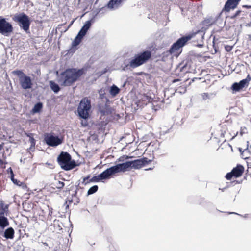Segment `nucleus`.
Wrapping results in <instances>:
<instances>
[{
    "label": "nucleus",
    "mask_w": 251,
    "mask_h": 251,
    "mask_svg": "<svg viewBox=\"0 0 251 251\" xmlns=\"http://www.w3.org/2000/svg\"><path fill=\"white\" fill-rule=\"evenodd\" d=\"M94 22V19L87 21L78 32L76 36L72 43L70 48L68 50V53H74L77 50V46L81 42L83 39L86 35L88 30L90 28Z\"/></svg>",
    "instance_id": "3"
},
{
    "label": "nucleus",
    "mask_w": 251,
    "mask_h": 251,
    "mask_svg": "<svg viewBox=\"0 0 251 251\" xmlns=\"http://www.w3.org/2000/svg\"><path fill=\"white\" fill-rule=\"evenodd\" d=\"M44 141L45 143L50 147H56L63 143V138L53 133H46L44 134Z\"/></svg>",
    "instance_id": "11"
},
{
    "label": "nucleus",
    "mask_w": 251,
    "mask_h": 251,
    "mask_svg": "<svg viewBox=\"0 0 251 251\" xmlns=\"http://www.w3.org/2000/svg\"><path fill=\"white\" fill-rule=\"evenodd\" d=\"M231 89L233 91L238 92L242 90L243 88L240 85L239 82H234L231 86Z\"/></svg>",
    "instance_id": "27"
},
{
    "label": "nucleus",
    "mask_w": 251,
    "mask_h": 251,
    "mask_svg": "<svg viewBox=\"0 0 251 251\" xmlns=\"http://www.w3.org/2000/svg\"><path fill=\"white\" fill-rule=\"evenodd\" d=\"M120 92V89L115 84H113L109 88V93L112 97L116 96Z\"/></svg>",
    "instance_id": "20"
},
{
    "label": "nucleus",
    "mask_w": 251,
    "mask_h": 251,
    "mask_svg": "<svg viewBox=\"0 0 251 251\" xmlns=\"http://www.w3.org/2000/svg\"><path fill=\"white\" fill-rule=\"evenodd\" d=\"M229 214H234L239 215L238 214H237V213H235V212H229Z\"/></svg>",
    "instance_id": "54"
},
{
    "label": "nucleus",
    "mask_w": 251,
    "mask_h": 251,
    "mask_svg": "<svg viewBox=\"0 0 251 251\" xmlns=\"http://www.w3.org/2000/svg\"><path fill=\"white\" fill-rule=\"evenodd\" d=\"M197 46L198 47H202L203 46V45L202 44H197Z\"/></svg>",
    "instance_id": "51"
},
{
    "label": "nucleus",
    "mask_w": 251,
    "mask_h": 251,
    "mask_svg": "<svg viewBox=\"0 0 251 251\" xmlns=\"http://www.w3.org/2000/svg\"><path fill=\"white\" fill-rule=\"evenodd\" d=\"M13 183L16 185L20 186V183H22V182H20L19 180L16 179V180H14Z\"/></svg>",
    "instance_id": "41"
},
{
    "label": "nucleus",
    "mask_w": 251,
    "mask_h": 251,
    "mask_svg": "<svg viewBox=\"0 0 251 251\" xmlns=\"http://www.w3.org/2000/svg\"><path fill=\"white\" fill-rule=\"evenodd\" d=\"M49 84L51 90L55 93L57 94L60 90L61 88L59 85L52 80L49 81Z\"/></svg>",
    "instance_id": "21"
},
{
    "label": "nucleus",
    "mask_w": 251,
    "mask_h": 251,
    "mask_svg": "<svg viewBox=\"0 0 251 251\" xmlns=\"http://www.w3.org/2000/svg\"><path fill=\"white\" fill-rule=\"evenodd\" d=\"M43 107V104L41 102H37L32 109V113L33 114L40 113Z\"/></svg>",
    "instance_id": "23"
},
{
    "label": "nucleus",
    "mask_w": 251,
    "mask_h": 251,
    "mask_svg": "<svg viewBox=\"0 0 251 251\" xmlns=\"http://www.w3.org/2000/svg\"><path fill=\"white\" fill-rule=\"evenodd\" d=\"M221 14L222 13H219V15L217 16L215 19L213 18L212 17H210L205 19L203 21V25L205 26H209L213 24H214V23H217L219 20H220V16Z\"/></svg>",
    "instance_id": "18"
},
{
    "label": "nucleus",
    "mask_w": 251,
    "mask_h": 251,
    "mask_svg": "<svg viewBox=\"0 0 251 251\" xmlns=\"http://www.w3.org/2000/svg\"><path fill=\"white\" fill-rule=\"evenodd\" d=\"M102 102H103L104 104L107 105H110V101L107 97H106L103 100H102Z\"/></svg>",
    "instance_id": "36"
},
{
    "label": "nucleus",
    "mask_w": 251,
    "mask_h": 251,
    "mask_svg": "<svg viewBox=\"0 0 251 251\" xmlns=\"http://www.w3.org/2000/svg\"><path fill=\"white\" fill-rule=\"evenodd\" d=\"M9 225V222L8 218L3 215V212H0V233Z\"/></svg>",
    "instance_id": "16"
},
{
    "label": "nucleus",
    "mask_w": 251,
    "mask_h": 251,
    "mask_svg": "<svg viewBox=\"0 0 251 251\" xmlns=\"http://www.w3.org/2000/svg\"><path fill=\"white\" fill-rule=\"evenodd\" d=\"M99 112L102 116L108 115L112 113V108L110 105H107L103 102H100L98 105Z\"/></svg>",
    "instance_id": "13"
},
{
    "label": "nucleus",
    "mask_w": 251,
    "mask_h": 251,
    "mask_svg": "<svg viewBox=\"0 0 251 251\" xmlns=\"http://www.w3.org/2000/svg\"><path fill=\"white\" fill-rule=\"evenodd\" d=\"M10 179H11V180L13 182L14 180H16V179L14 178V174H11V175H10Z\"/></svg>",
    "instance_id": "45"
},
{
    "label": "nucleus",
    "mask_w": 251,
    "mask_h": 251,
    "mask_svg": "<svg viewBox=\"0 0 251 251\" xmlns=\"http://www.w3.org/2000/svg\"><path fill=\"white\" fill-rule=\"evenodd\" d=\"M126 0H110L107 4V7L111 10H115L119 8L123 2Z\"/></svg>",
    "instance_id": "14"
},
{
    "label": "nucleus",
    "mask_w": 251,
    "mask_h": 251,
    "mask_svg": "<svg viewBox=\"0 0 251 251\" xmlns=\"http://www.w3.org/2000/svg\"><path fill=\"white\" fill-rule=\"evenodd\" d=\"M247 128L244 126L241 127L240 128V134L241 136H243V134H246L248 133Z\"/></svg>",
    "instance_id": "33"
},
{
    "label": "nucleus",
    "mask_w": 251,
    "mask_h": 251,
    "mask_svg": "<svg viewBox=\"0 0 251 251\" xmlns=\"http://www.w3.org/2000/svg\"><path fill=\"white\" fill-rule=\"evenodd\" d=\"M180 80V79L177 78V79H174L172 81V83H175L176 82H178Z\"/></svg>",
    "instance_id": "48"
},
{
    "label": "nucleus",
    "mask_w": 251,
    "mask_h": 251,
    "mask_svg": "<svg viewBox=\"0 0 251 251\" xmlns=\"http://www.w3.org/2000/svg\"><path fill=\"white\" fill-rule=\"evenodd\" d=\"M19 186H21L24 190H25L27 188L26 185L25 183L22 182V183H20V185Z\"/></svg>",
    "instance_id": "40"
},
{
    "label": "nucleus",
    "mask_w": 251,
    "mask_h": 251,
    "mask_svg": "<svg viewBox=\"0 0 251 251\" xmlns=\"http://www.w3.org/2000/svg\"><path fill=\"white\" fill-rule=\"evenodd\" d=\"M1 210H0V212H3V215H5V214H6V215H7V212H8V205H6L5 206L4 205L2 206V207H1Z\"/></svg>",
    "instance_id": "32"
},
{
    "label": "nucleus",
    "mask_w": 251,
    "mask_h": 251,
    "mask_svg": "<svg viewBox=\"0 0 251 251\" xmlns=\"http://www.w3.org/2000/svg\"><path fill=\"white\" fill-rule=\"evenodd\" d=\"M77 191H78V190L76 189V190L75 191V194L73 195L74 196L76 195V194H77Z\"/></svg>",
    "instance_id": "53"
},
{
    "label": "nucleus",
    "mask_w": 251,
    "mask_h": 251,
    "mask_svg": "<svg viewBox=\"0 0 251 251\" xmlns=\"http://www.w3.org/2000/svg\"><path fill=\"white\" fill-rule=\"evenodd\" d=\"M85 74V69L82 68H69L62 71L58 76V82L63 86H71L78 81Z\"/></svg>",
    "instance_id": "1"
},
{
    "label": "nucleus",
    "mask_w": 251,
    "mask_h": 251,
    "mask_svg": "<svg viewBox=\"0 0 251 251\" xmlns=\"http://www.w3.org/2000/svg\"><path fill=\"white\" fill-rule=\"evenodd\" d=\"M6 239H13L14 237L15 231L12 227H9L0 233Z\"/></svg>",
    "instance_id": "17"
},
{
    "label": "nucleus",
    "mask_w": 251,
    "mask_h": 251,
    "mask_svg": "<svg viewBox=\"0 0 251 251\" xmlns=\"http://www.w3.org/2000/svg\"><path fill=\"white\" fill-rule=\"evenodd\" d=\"M12 73L18 77L19 83L22 89L27 90L32 88L33 83L30 76L26 75L20 70H15L12 72Z\"/></svg>",
    "instance_id": "8"
},
{
    "label": "nucleus",
    "mask_w": 251,
    "mask_h": 251,
    "mask_svg": "<svg viewBox=\"0 0 251 251\" xmlns=\"http://www.w3.org/2000/svg\"><path fill=\"white\" fill-rule=\"evenodd\" d=\"M131 68V66L130 65V62L128 64L125 65L123 68H122V70L123 71H126L127 70L130 69Z\"/></svg>",
    "instance_id": "37"
},
{
    "label": "nucleus",
    "mask_w": 251,
    "mask_h": 251,
    "mask_svg": "<svg viewBox=\"0 0 251 251\" xmlns=\"http://www.w3.org/2000/svg\"><path fill=\"white\" fill-rule=\"evenodd\" d=\"M247 143L248 144L249 143V142H247ZM238 150L239 151V152H240V154L241 155H242L243 153H244V152L245 151H247L248 150V145H247V147L246 149H245L244 151L242 150V149L241 148H238Z\"/></svg>",
    "instance_id": "39"
},
{
    "label": "nucleus",
    "mask_w": 251,
    "mask_h": 251,
    "mask_svg": "<svg viewBox=\"0 0 251 251\" xmlns=\"http://www.w3.org/2000/svg\"><path fill=\"white\" fill-rule=\"evenodd\" d=\"M244 167L243 165L238 164L236 167L233 168L231 171L232 173L234 175V177L238 178L240 177L244 173Z\"/></svg>",
    "instance_id": "19"
},
{
    "label": "nucleus",
    "mask_w": 251,
    "mask_h": 251,
    "mask_svg": "<svg viewBox=\"0 0 251 251\" xmlns=\"http://www.w3.org/2000/svg\"><path fill=\"white\" fill-rule=\"evenodd\" d=\"M251 80V77L248 75L245 79H243L240 81L239 83L242 88L247 87L249 85V81Z\"/></svg>",
    "instance_id": "24"
},
{
    "label": "nucleus",
    "mask_w": 251,
    "mask_h": 251,
    "mask_svg": "<svg viewBox=\"0 0 251 251\" xmlns=\"http://www.w3.org/2000/svg\"><path fill=\"white\" fill-rule=\"evenodd\" d=\"M244 15V12L241 10H238L236 12L230 16L231 19L235 18H242Z\"/></svg>",
    "instance_id": "26"
},
{
    "label": "nucleus",
    "mask_w": 251,
    "mask_h": 251,
    "mask_svg": "<svg viewBox=\"0 0 251 251\" xmlns=\"http://www.w3.org/2000/svg\"><path fill=\"white\" fill-rule=\"evenodd\" d=\"M12 20L18 24L21 29L27 33H29L31 21L28 15L24 12L16 13L13 16Z\"/></svg>",
    "instance_id": "6"
},
{
    "label": "nucleus",
    "mask_w": 251,
    "mask_h": 251,
    "mask_svg": "<svg viewBox=\"0 0 251 251\" xmlns=\"http://www.w3.org/2000/svg\"><path fill=\"white\" fill-rule=\"evenodd\" d=\"M98 186L96 185L92 186L88 189L87 192V195L89 196L95 193L98 191Z\"/></svg>",
    "instance_id": "28"
},
{
    "label": "nucleus",
    "mask_w": 251,
    "mask_h": 251,
    "mask_svg": "<svg viewBox=\"0 0 251 251\" xmlns=\"http://www.w3.org/2000/svg\"><path fill=\"white\" fill-rule=\"evenodd\" d=\"M243 8H251V3L250 4H247V5H244L242 6Z\"/></svg>",
    "instance_id": "44"
},
{
    "label": "nucleus",
    "mask_w": 251,
    "mask_h": 251,
    "mask_svg": "<svg viewBox=\"0 0 251 251\" xmlns=\"http://www.w3.org/2000/svg\"><path fill=\"white\" fill-rule=\"evenodd\" d=\"M151 168H149L148 169H146V170H151Z\"/></svg>",
    "instance_id": "58"
},
{
    "label": "nucleus",
    "mask_w": 251,
    "mask_h": 251,
    "mask_svg": "<svg viewBox=\"0 0 251 251\" xmlns=\"http://www.w3.org/2000/svg\"><path fill=\"white\" fill-rule=\"evenodd\" d=\"M247 216H248V214H245V215L244 216V217H245V218H246V217H247Z\"/></svg>",
    "instance_id": "56"
},
{
    "label": "nucleus",
    "mask_w": 251,
    "mask_h": 251,
    "mask_svg": "<svg viewBox=\"0 0 251 251\" xmlns=\"http://www.w3.org/2000/svg\"><path fill=\"white\" fill-rule=\"evenodd\" d=\"M82 188L80 186V180L78 181V184L76 185V189L78 190L79 189H81Z\"/></svg>",
    "instance_id": "46"
},
{
    "label": "nucleus",
    "mask_w": 251,
    "mask_h": 251,
    "mask_svg": "<svg viewBox=\"0 0 251 251\" xmlns=\"http://www.w3.org/2000/svg\"><path fill=\"white\" fill-rule=\"evenodd\" d=\"M233 177H234V175H233L231 171L230 172L227 173L225 176V177L227 180H231Z\"/></svg>",
    "instance_id": "34"
},
{
    "label": "nucleus",
    "mask_w": 251,
    "mask_h": 251,
    "mask_svg": "<svg viewBox=\"0 0 251 251\" xmlns=\"http://www.w3.org/2000/svg\"><path fill=\"white\" fill-rule=\"evenodd\" d=\"M225 49H226V50L227 51H231V49H232V47H230V46H227L225 47Z\"/></svg>",
    "instance_id": "43"
},
{
    "label": "nucleus",
    "mask_w": 251,
    "mask_h": 251,
    "mask_svg": "<svg viewBox=\"0 0 251 251\" xmlns=\"http://www.w3.org/2000/svg\"><path fill=\"white\" fill-rule=\"evenodd\" d=\"M241 0H227L226 2L223 10L229 11L230 9L235 8Z\"/></svg>",
    "instance_id": "15"
},
{
    "label": "nucleus",
    "mask_w": 251,
    "mask_h": 251,
    "mask_svg": "<svg viewBox=\"0 0 251 251\" xmlns=\"http://www.w3.org/2000/svg\"><path fill=\"white\" fill-rule=\"evenodd\" d=\"M117 174L114 166H111L97 176H93L90 179V182H103V180L109 179Z\"/></svg>",
    "instance_id": "10"
},
{
    "label": "nucleus",
    "mask_w": 251,
    "mask_h": 251,
    "mask_svg": "<svg viewBox=\"0 0 251 251\" xmlns=\"http://www.w3.org/2000/svg\"><path fill=\"white\" fill-rule=\"evenodd\" d=\"M13 31L12 25L7 21L5 18H0V34L4 36H9Z\"/></svg>",
    "instance_id": "12"
},
{
    "label": "nucleus",
    "mask_w": 251,
    "mask_h": 251,
    "mask_svg": "<svg viewBox=\"0 0 251 251\" xmlns=\"http://www.w3.org/2000/svg\"><path fill=\"white\" fill-rule=\"evenodd\" d=\"M151 56V52L150 50H144L136 54L130 60V65L132 69L137 68L147 62Z\"/></svg>",
    "instance_id": "7"
},
{
    "label": "nucleus",
    "mask_w": 251,
    "mask_h": 251,
    "mask_svg": "<svg viewBox=\"0 0 251 251\" xmlns=\"http://www.w3.org/2000/svg\"><path fill=\"white\" fill-rule=\"evenodd\" d=\"M242 157L243 158L244 157V154L243 153L242 155H241Z\"/></svg>",
    "instance_id": "57"
},
{
    "label": "nucleus",
    "mask_w": 251,
    "mask_h": 251,
    "mask_svg": "<svg viewBox=\"0 0 251 251\" xmlns=\"http://www.w3.org/2000/svg\"><path fill=\"white\" fill-rule=\"evenodd\" d=\"M91 108V100L87 97L82 98L77 108L78 116L87 121L90 117Z\"/></svg>",
    "instance_id": "5"
},
{
    "label": "nucleus",
    "mask_w": 251,
    "mask_h": 251,
    "mask_svg": "<svg viewBox=\"0 0 251 251\" xmlns=\"http://www.w3.org/2000/svg\"><path fill=\"white\" fill-rule=\"evenodd\" d=\"M57 161L60 167L69 171L79 165L75 160L72 159L71 155L67 152L62 151L58 156Z\"/></svg>",
    "instance_id": "4"
},
{
    "label": "nucleus",
    "mask_w": 251,
    "mask_h": 251,
    "mask_svg": "<svg viewBox=\"0 0 251 251\" xmlns=\"http://www.w3.org/2000/svg\"><path fill=\"white\" fill-rule=\"evenodd\" d=\"M102 102H103L104 104L107 105H110V101L107 97H106L103 100H102Z\"/></svg>",
    "instance_id": "35"
},
{
    "label": "nucleus",
    "mask_w": 251,
    "mask_h": 251,
    "mask_svg": "<svg viewBox=\"0 0 251 251\" xmlns=\"http://www.w3.org/2000/svg\"><path fill=\"white\" fill-rule=\"evenodd\" d=\"M25 134L28 137H29V141L31 144L30 149H31L32 148H34L35 146L36 141L34 138L33 134L27 133H25Z\"/></svg>",
    "instance_id": "25"
},
{
    "label": "nucleus",
    "mask_w": 251,
    "mask_h": 251,
    "mask_svg": "<svg viewBox=\"0 0 251 251\" xmlns=\"http://www.w3.org/2000/svg\"><path fill=\"white\" fill-rule=\"evenodd\" d=\"M54 185L56 188L61 189L64 186L65 183L63 182L58 181L56 183H54Z\"/></svg>",
    "instance_id": "30"
},
{
    "label": "nucleus",
    "mask_w": 251,
    "mask_h": 251,
    "mask_svg": "<svg viewBox=\"0 0 251 251\" xmlns=\"http://www.w3.org/2000/svg\"><path fill=\"white\" fill-rule=\"evenodd\" d=\"M3 163V161L2 159L0 158V165Z\"/></svg>",
    "instance_id": "52"
},
{
    "label": "nucleus",
    "mask_w": 251,
    "mask_h": 251,
    "mask_svg": "<svg viewBox=\"0 0 251 251\" xmlns=\"http://www.w3.org/2000/svg\"><path fill=\"white\" fill-rule=\"evenodd\" d=\"M196 34V33H190L189 34L182 36L178 38L175 43H174L169 49V52L173 53L178 51L180 48L184 47L187 43L193 38Z\"/></svg>",
    "instance_id": "9"
},
{
    "label": "nucleus",
    "mask_w": 251,
    "mask_h": 251,
    "mask_svg": "<svg viewBox=\"0 0 251 251\" xmlns=\"http://www.w3.org/2000/svg\"><path fill=\"white\" fill-rule=\"evenodd\" d=\"M3 146H4L3 143L0 144V151H1L3 148Z\"/></svg>",
    "instance_id": "50"
},
{
    "label": "nucleus",
    "mask_w": 251,
    "mask_h": 251,
    "mask_svg": "<svg viewBox=\"0 0 251 251\" xmlns=\"http://www.w3.org/2000/svg\"><path fill=\"white\" fill-rule=\"evenodd\" d=\"M131 157H129V156H126V159H128V158H131Z\"/></svg>",
    "instance_id": "55"
},
{
    "label": "nucleus",
    "mask_w": 251,
    "mask_h": 251,
    "mask_svg": "<svg viewBox=\"0 0 251 251\" xmlns=\"http://www.w3.org/2000/svg\"><path fill=\"white\" fill-rule=\"evenodd\" d=\"M228 187V186H226V187H225L223 188H219V190H221L222 192H224Z\"/></svg>",
    "instance_id": "49"
},
{
    "label": "nucleus",
    "mask_w": 251,
    "mask_h": 251,
    "mask_svg": "<svg viewBox=\"0 0 251 251\" xmlns=\"http://www.w3.org/2000/svg\"><path fill=\"white\" fill-rule=\"evenodd\" d=\"M7 172L8 173H10V175H11V174H14L13 171V170H12V169L11 167H9V168H8L7 169Z\"/></svg>",
    "instance_id": "42"
},
{
    "label": "nucleus",
    "mask_w": 251,
    "mask_h": 251,
    "mask_svg": "<svg viewBox=\"0 0 251 251\" xmlns=\"http://www.w3.org/2000/svg\"><path fill=\"white\" fill-rule=\"evenodd\" d=\"M99 98L101 100H103L106 96H105V90L101 89L99 91Z\"/></svg>",
    "instance_id": "29"
},
{
    "label": "nucleus",
    "mask_w": 251,
    "mask_h": 251,
    "mask_svg": "<svg viewBox=\"0 0 251 251\" xmlns=\"http://www.w3.org/2000/svg\"><path fill=\"white\" fill-rule=\"evenodd\" d=\"M151 162V160H149L146 157H143L140 159L127 161L124 163L117 164L114 165V167L117 173L125 172L133 169H140L146 164H148Z\"/></svg>",
    "instance_id": "2"
},
{
    "label": "nucleus",
    "mask_w": 251,
    "mask_h": 251,
    "mask_svg": "<svg viewBox=\"0 0 251 251\" xmlns=\"http://www.w3.org/2000/svg\"><path fill=\"white\" fill-rule=\"evenodd\" d=\"M90 176H88L86 177H85L83 178V181L82 182V184L84 185H86L87 184L90 182Z\"/></svg>",
    "instance_id": "31"
},
{
    "label": "nucleus",
    "mask_w": 251,
    "mask_h": 251,
    "mask_svg": "<svg viewBox=\"0 0 251 251\" xmlns=\"http://www.w3.org/2000/svg\"><path fill=\"white\" fill-rule=\"evenodd\" d=\"M217 94L216 92H214L212 93H203L201 94V96L203 100H211L214 98Z\"/></svg>",
    "instance_id": "22"
},
{
    "label": "nucleus",
    "mask_w": 251,
    "mask_h": 251,
    "mask_svg": "<svg viewBox=\"0 0 251 251\" xmlns=\"http://www.w3.org/2000/svg\"><path fill=\"white\" fill-rule=\"evenodd\" d=\"M81 124H82V126H84V127H85V126H87V125H88V123H87V121H85V122H81Z\"/></svg>",
    "instance_id": "47"
},
{
    "label": "nucleus",
    "mask_w": 251,
    "mask_h": 251,
    "mask_svg": "<svg viewBox=\"0 0 251 251\" xmlns=\"http://www.w3.org/2000/svg\"><path fill=\"white\" fill-rule=\"evenodd\" d=\"M225 23L226 22H225L223 24L222 20L220 18V20H219L218 22L217 23H215V24L219 25V26L222 28L225 25Z\"/></svg>",
    "instance_id": "38"
}]
</instances>
